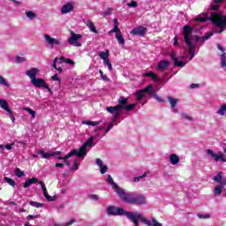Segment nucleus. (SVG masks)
<instances>
[{"mask_svg":"<svg viewBox=\"0 0 226 226\" xmlns=\"http://www.w3.org/2000/svg\"><path fill=\"white\" fill-rule=\"evenodd\" d=\"M225 0H215V4L211 5L210 11L203 12L196 17V20L199 22H207L211 20L213 25L214 33H223L226 29V16L218 11V6L224 3Z\"/></svg>","mask_w":226,"mask_h":226,"instance_id":"1","label":"nucleus"},{"mask_svg":"<svg viewBox=\"0 0 226 226\" xmlns=\"http://www.w3.org/2000/svg\"><path fill=\"white\" fill-rule=\"evenodd\" d=\"M117 194L118 197L125 202L126 204H132L134 206H144L147 204V200L144 194L133 192H125L124 189L120 188L117 191Z\"/></svg>","mask_w":226,"mask_h":226,"instance_id":"2","label":"nucleus"},{"mask_svg":"<svg viewBox=\"0 0 226 226\" xmlns=\"http://www.w3.org/2000/svg\"><path fill=\"white\" fill-rule=\"evenodd\" d=\"M125 216L130 222L133 223L134 226L139 225V220L141 223L147 226H163L162 222L156 221L154 217H152L151 220L146 218L141 213L139 212H130L125 213Z\"/></svg>","mask_w":226,"mask_h":226,"instance_id":"3","label":"nucleus"},{"mask_svg":"<svg viewBox=\"0 0 226 226\" xmlns=\"http://www.w3.org/2000/svg\"><path fill=\"white\" fill-rule=\"evenodd\" d=\"M183 35L187 49L189 50V54L191 56L189 61H192V59L195 57V50H197V44L193 43L194 35L192 34V26H185Z\"/></svg>","mask_w":226,"mask_h":226,"instance_id":"4","label":"nucleus"},{"mask_svg":"<svg viewBox=\"0 0 226 226\" xmlns=\"http://www.w3.org/2000/svg\"><path fill=\"white\" fill-rule=\"evenodd\" d=\"M44 40L48 49H57L63 47V41L50 36L49 34H44Z\"/></svg>","mask_w":226,"mask_h":226,"instance_id":"5","label":"nucleus"},{"mask_svg":"<svg viewBox=\"0 0 226 226\" xmlns=\"http://www.w3.org/2000/svg\"><path fill=\"white\" fill-rule=\"evenodd\" d=\"M94 147V137H90L87 142L79 149L77 150L76 155L79 158H84L86 154H87V147Z\"/></svg>","mask_w":226,"mask_h":226,"instance_id":"6","label":"nucleus"},{"mask_svg":"<svg viewBox=\"0 0 226 226\" xmlns=\"http://www.w3.org/2000/svg\"><path fill=\"white\" fill-rule=\"evenodd\" d=\"M106 212L109 216H126V213H128V211H124V208L116 206L107 207Z\"/></svg>","mask_w":226,"mask_h":226,"instance_id":"7","label":"nucleus"},{"mask_svg":"<svg viewBox=\"0 0 226 226\" xmlns=\"http://www.w3.org/2000/svg\"><path fill=\"white\" fill-rule=\"evenodd\" d=\"M80 40H82V34H75V32L72 31L71 36L67 38V43L72 47H82Z\"/></svg>","mask_w":226,"mask_h":226,"instance_id":"8","label":"nucleus"},{"mask_svg":"<svg viewBox=\"0 0 226 226\" xmlns=\"http://www.w3.org/2000/svg\"><path fill=\"white\" fill-rule=\"evenodd\" d=\"M207 154H208V156L211 157L214 162H221L222 163L226 162V156L223 152L215 153V151H213L212 149H207Z\"/></svg>","mask_w":226,"mask_h":226,"instance_id":"9","label":"nucleus"},{"mask_svg":"<svg viewBox=\"0 0 226 226\" xmlns=\"http://www.w3.org/2000/svg\"><path fill=\"white\" fill-rule=\"evenodd\" d=\"M0 109H3V110H5V112H7V115L11 120V123H15V116L13 115V111L10 108L8 101H6L5 99H0Z\"/></svg>","mask_w":226,"mask_h":226,"instance_id":"10","label":"nucleus"},{"mask_svg":"<svg viewBox=\"0 0 226 226\" xmlns=\"http://www.w3.org/2000/svg\"><path fill=\"white\" fill-rule=\"evenodd\" d=\"M39 185H41L42 193H43L45 199L48 200V202H54L55 200H57V196L49 195V192H47V187L45 186V183H43L42 181H40Z\"/></svg>","mask_w":226,"mask_h":226,"instance_id":"11","label":"nucleus"},{"mask_svg":"<svg viewBox=\"0 0 226 226\" xmlns=\"http://www.w3.org/2000/svg\"><path fill=\"white\" fill-rule=\"evenodd\" d=\"M31 83L33 86H34V87H37L38 89L48 87L47 82H45V79L41 78H35L31 80Z\"/></svg>","mask_w":226,"mask_h":226,"instance_id":"12","label":"nucleus"},{"mask_svg":"<svg viewBox=\"0 0 226 226\" xmlns=\"http://www.w3.org/2000/svg\"><path fill=\"white\" fill-rule=\"evenodd\" d=\"M217 49H218V50H221L222 53L220 56L221 68H224L225 72H226V52H225V49H223V47H222V44H217Z\"/></svg>","mask_w":226,"mask_h":226,"instance_id":"13","label":"nucleus"},{"mask_svg":"<svg viewBox=\"0 0 226 226\" xmlns=\"http://www.w3.org/2000/svg\"><path fill=\"white\" fill-rule=\"evenodd\" d=\"M168 100L170 102V108L172 109V112L174 114H179V109L177 108V103H179V99H176L174 97L169 96Z\"/></svg>","mask_w":226,"mask_h":226,"instance_id":"14","label":"nucleus"},{"mask_svg":"<svg viewBox=\"0 0 226 226\" xmlns=\"http://www.w3.org/2000/svg\"><path fill=\"white\" fill-rule=\"evenodd\" d=\"M211 36H213V32L206 34L204 37L194 36L192 43L193 41H196V43H199L200 45H204V41L209 40Z\"/></svg>","mask_w":226,"mask_h":226,"instance_id":"15","label":"nucleus"},{"mask_svg":"<svg viewBox=\"0 0 226 226\" xmlns=\"http://www.w3.org/2000/svg\"><path fill=\"white\" fill-rule=\"evenodd\" d=\"M73 8H75V4L72 2H69L62 6L61 13L66 15V13H70Z\"/></svg>","mask_w":226,"mask_h":226,"instance_id":"16","label":"nucleus"},{"mask_svg":"<svg viewBox=\"0 0 226 226\" xmlns=\"http://www.w3.org/2000/svg\"><path fill=\"white\" fill-rule=\"evenodd\" d=\"M147 31V28L144 26H138L131 31V34L137 35V36H144Z\"/></svg>","mask_w":226,"mask_h":226,"instance_id":"17","label":"nucleus"},{"mask_svg":"<svg viewBox=\"0 0 226 226\" xmlns=\"http://www.w3.org/2000/svg\"><path fill=\"white\" fill-rule=\"evenodd\" d=\"M135 97L137 102H139L141 105H146V102H142V100L146 98V93L144 92L143 89L137 90L135 93Z\"/></svg>","mask_w":226,"mask_h":226,"instance_id":"18","label":"nucleus"},{"mask_svg":"<svg viewBox=\"0 0 226 226\" xmlns=\"http://www.w3.org/2000/svg\"><path fill=\"white\" fill-rule=\"evenodd\" d=\"M171 59L174 62V66H178L179 68H185V66H186V64L188 63V62L179 61L176 56V53L174 52L171 53Z\"/></svg>","mask_w":226,"mask_h":226,"instance_id":"19","label":"nucleus"},{"mask_svg":"<svg viewBox=\"0 0 226 226\" xmlns=\"http://www.w3.org/2000/svg\"><path fill=\"white\" fill-rule=\"evenodd\" d=\"M38 73H40V69L35 67L26 71V76H28L31 81L36 79V76L38 75Z\"/></svg>","mask_w":226,"mask_h":226,"instance_id":"20","label":"nucleus"},{"mask_svg":"<svg viewBox=\"0 0 226 226\" xmlns=\"http://www.w3.org/2000/svg\"><path fill=\"white\" fill-rule=\"evenodd\" d=\"M108 183L112 186L113 190L117 193L121 188L118 186L116 182H114V179L112 178V176L109 175L108 176Z\"/></svg>","mask_w":226,"mask_h":226,"instance_id":"21","label":"nucleus"},{"mask_svg":"<svg viewBox=\"0 0 226 226\" xmlns=\"http://www.w3.org/2000/svg\"><path fill=\"white\" fill-rule=\"evenodd\" d=\"M59 64V57H56L53 61V68L58 72V73L63 72V65Z\"/></svg>","mask_w":226,"mask_h":226,"instance_id":"22","label":"nucleus"},{"mask_svg":"<svg viewBox=\"0 0 226 226\" xmlns=\"http://www.w3.org/2000/svg\"><path fill=\"white\" fill-rule=\"evenodd\" d=\"M95 163L101 169V174H105V172H107V166L103 164V161H102V159H95Z\"/></svg>","mask_w":226,"mask_h":226,"instance_id":"23","label":"nucleus"},{"mask_svg":"<svg viewBox=\"0 0 226 226\" xmlns=\"http://www.w3.org/2000/svg\"><path fill=\"white\" fill-rule=\"evenodd\" d=\"M128 103V99L125 98L124 96H121L119 99H118V105L117 108L121 110V109H124L125 105Z\"/></svg>","mask_w":226,"mask_h":226,"instance_id":"24","label":"nucleus"},{"mask_svg":"<svg viewBox=\"0 0 226 226\" xmlns=\"http://www.w3.org/2000/svg\"><path fill=\"white\" fill-rule=\"evenodd\" d=\"M167 68H169V61L167 60H161L157 70H159L160 72H164V70H167Z\"/></svg>","mask_w":226,"mask_h":226,"instance_id":"25","label":"nucleus"},{"mask_svg":"<svg viewBox=\"0 0 226 226\" xmlns=\"http://www.w3.org/2000/svg\"><path fill=\"white\" fill-rule=\"evenodd\" d=\"M36 183H38V178L32 177L24 183L23 188H29V186H31L32 185H36Z\"/></svg>","mask_w":226,"mask_h":226,"instance_id":"26","label":"nucleus"},{"mask_svg":"<svg viewBox=\"0 0 226 226\" xmlns=\"http://www.w3.org/2000/svg\"><path fill=\"white\" fill-rule=\"evenodd\" d=\"M85 24L88 26L89 30L92 33H95V34H98V30H96V26H94V23H93V21L87 19V21H85Z\"/></svg>","mask_w":226,"mask_h":226,"instance_id":"27","label":"nucleus"},{"mask_svg":"<svg viewBox=\"0 0 226 226\" xmlns=\"http://www.w3.org/2000/svg\"><path fill=\"white\" fill-rule=\"evenodd\" d=\"M170 162L171 165H177L179 163V155L176 154H171L170 155Z\"/></svg>","mask_w":226,"mask_h":226,"instance_id":"28","label":"nucleus"},{"mask_svg":"<svg viewBox=\"0 0 226 226\" xmlns=\"http://www.w3.org/2000/svg\"><path fill=\"white\" fill-rule=\"evenodd\" d=\"M58 63H59V64H63V63H65L66 64H70L71 66H73V64H75L73 60H72L70 58H65L64 56H61L58 59Z\"/></svg>","mask_w":226,"mask_h":226,"instance_id":"29","label":"nucleus"},{"mask_svg":"<svg viewBox=\"0 0 226 226\" xmlns=\"http://www.w3.org/2000/svg\"><path fill=\"white\" fill-rule=\"evenodd\" d=\"M37 154H41V158H43L44 160H49V158L54 156L52 152L45 153V151L43 150L37 151Z\"/></svg>","mask_w":226,"mask_h":226,"instance_id":"30","label":"nucleus"},{"mask_svg":"<svg viewBox=\"0 0 226 226\" xmlns=\"http://www.w3.org/2000/svg\"><path fill=\"white\" fill-rule=\"evenodd\" d=\"M151 172L149 170L146 171L143 175L139 177H135L132 178L133 183H140V179H144V177H147Z\"/></svg>","mask_w":226,"mask_h":226,"instance_id":"31","label":"nucleus"},{"mask_svg":"<svg viewBox=\"0 0 226 226\" xmlns=\"http://www.w3.org/2000/svg\"><path fill=\"white\" fill-rule=\"evenodd\" d=\"M77 154V149H74L71 151L69 154H67L65 156H58L57 160H68V158H72V156H75Z\"/></svg>","mask_w":226,"mask_h":226,"instance_id":"32","label":"nucleus"},{"mask_svg":"<svg viewBox=\"0 0 226 226\" xmlns=\"http://www.w3.org/2000/svg\"><path fill=\"white\" fill-rule=\"evenodd\" d=\"M142 90H143L144 93H147L151 96H153L154 94V89L153 85H148L147 87H145Z\"/></svg>","mask_w":226,"mask_h":226,"instance_id":"33","label":"nucleus"},{"mask_svg":"<svg viewBox=\"0 0 226 226\" xmlns=\"http://www.w3.org/2000/svg\"><path fill=\"white\" fill-rule=\"evenodd\" d=\"M116 38L120 45H124V37L123 36V33L116 34Z\"/></svg>","mask_w":226,"mask_h":226,"instance_id":"34","label":"nucleus"},{"mask_svg":"<svg viewBox=\"0 0 226 226\" xmlns=\"http://www.w3.org/2000/svg\"><path fill=\"white\" fill-rule=\"evenodd\" d=\"M143 77H148L153 79V80H158V76H156L153 72H144Z\"/></svg>","mask_w":226,"mask_h":226,"instance_id":"35","label":"nucleus"},{"mask_svg":"<svg viewBox=\"0 0 226 226\" xmlns=\"http://www.w3.org/2000/svg\"><path fill=\"white\" fill-rule=\"evenodd\" d=\"M222 190H223V186L216 185L214 190V193H215V197H219V195H222Z\"/></svg>","mask_w":226,"mask_h":226,"instance_id":"36","label":"nucleus"},{"mask_svg":"<svg viewBox=\"0 0 226 226\" xmlns=\"http://www.w3.org/2000/svg\"><path fill=\"white\" fill-rule=\"evenodd\" d=\"M25 15L29 19V20H34V19H36V14L33 11H26Z\"/></svg>","mask_w":226,"mask_h":226,"instance_id":"37","label":"nucleus"},{"mask_svg":"<svg viewBox=\"0 0 226 226\" xmlns=\"http://www.w3.org/2000/svg\"><path fill=\"white\" fill-rule=\"evenodd\" d=\"M82 124H87V126H98L100 124V121L93 122V121H82Z\"/></svg>","mask_w":226,"mask_h":226,"instance_id":"38","label":"nucleus"},{"mask_svg":"<svg viewBox=\"0 0 226 226\" xmlns=\"http://www.w3.org/2000/svg\"><path fill=\"white\" fill-rule=\"evenodd\" d=\"M114 126H117V122L112 120L110 124L108 125V128L106 129L105 133H109L110 130L114 128Z\"/></svg>","mask_w":226,"mask_h":226,"instance_id":"39","label":"nucleus"},{"mask_svg":"<svg viewBox=\"0 0 226 226\" xmlns=\"http://www.w3.org/2000/svg\"><path fill=\"white\" fill-rule=\"evenodd\" d=\"M180 116L182 119H185V121H193V117H192V116L188 115L187 113L182 112L180 113Z\"/></svg>","mask_w":226,"mask_h":226,"instance_id":"40","label":"nucleus"},{"mask_svg":"<svg viewBox=\"0 0 226 226\" xmlns=\"http://www.w3.org/2000/svg\"><path fill=\"white\" fill-rule=\"evenodd\" d=\"M0 86H4L5 87H10V83L6 81V79L0 75Z\"/></svg>","mask_w":226,"mask_h":226,"instance_id":"41","label":"nucleus"},{"mask_svg":"<svg viewBox=\"0 0 226 226\" xmlns=\"http://www.w3.org/2000/svg\"><path fill=\"white\" fill-rule=\"evenodd\" d=\"M135 107H137V104H129V105L125 104L124 109H124V110H127V112H130L132 110H134Z\"/></svg>","mask_w":226,"mask_h":226,"instance_id":"42","label":"nucleus"},{"mask_svg":"<svg viewBox=\"0 0 226 226\" xmlns=\"http://www.w3.org/2000/svg\"><path fill=\"white\" fill-rule=\"evenodd\" d=\"M99 56L103 61H107L109 59V51H106V52L102 51V52H100L99 53Z\"/></svg>","mask_w":226,"mask_h":226,"instance_id":"43","label":"nucleus"},{"mask_svg":"<svg viewBox=\"0 0 226 226\" xmlns=\"http://www.w3.org/2000/svg\"><path fill=\"white\" fill-rule=\"evenodd\" d=\"M107 112H109V114H114L117 110H120L117 106H110L106 108Z\"/></svg>","mask_w":226,"mask_h":226,"instance_id":"44","label":"nucleus"},{"mask_svg":"<svg viewBox=\"0 0 226 226\" xmlns=\"http://www.w3.org/2000/svg\"><path fill=\"white\" fill-rule=\"evenodd\" d=\"M23 110H26V112H28V114H30V116H32L33 119H34V117H36V111L33 110L30 108H25L23 109Z\"/></svg>","mask_w":226,"mask_h":226,"instance_id":"45","label":"nucleus"},{"mask_svg":"<svg viewBox=\"0 0 226 226\" xmlns=\"http://www.w3.org/2000/svg\"><path fill=\"white\" fill-rule=\"evenodd\" d=\"M30 206H32L33 207H37V208H40V207H43V203H40V202H37V201H30Z\"/></svg>","mask_w":226,"mask_h":226,"instance_id":"46","label":"nucleus"},{"mask_svg":"<svg viewBox=\"0 0 226 226\" xmlns=\"http://www.w3.org/2000/svg\"><path fill=\"white\" fill-rule=\"evenodd\" d=\"M4 181H5L6 183H8V185H10L11 186H15V185H17V183H15L13 179H11V178H10V177H4Z\"/></svg>","mask_w":226,"mask_h":226,"instance_id":"47","label":"nucleus"},{"mask_svg":"<svg viewBox=\"0 0 226 226\" xmlns=\"http://www.w3.org/2000/svg\"><path fill=\"white\" fill-rule=\"evenodd\" d=\"M153 97L154 98V100H156V102H158L159 103H163L165 102V100H163V98H162L161 96L158 95V94L154 93L153 94Z\"/></svg>","mask_w":226,"mask_h":226,"instance_id":"48","label":"nucleus"},{"mask_svg":"<svg viewBox=\"0 0 226 226\" xmlns=\"http://www.w3.org/2000/svg\"><path fill=\"white\" fill-rule=\"evenodd\" d=\"M113 33H116V34H118V33H121V30L119 29V26H117V25H115V26L113 27V29H111L109 34H112Z\"/></svg>","mask_w":226,"mask_h":226,"instance_id":"49","label":"nucleus"},{"mask_svg":"<svg viewBox=\"0 0 226 226\" xmlns=\"http://www.w3.org/2000/svg\"><path fill=\"white\" fill-rule=\"evenodd\" d=\"M198 218H200V220H208V218H211V215L209 214H198Z\"/></svg>","mask_w":226,"mask_h":226,"instance_id":"50","label":"nucleus"},{"mask_svg":"<svg viewBox=\"0 0 226 226\" xmlns=\"http://www.w3.org/2000/svg\"><path fill=\"white\" fill-rule=\"evenodd\" d=\"M119 117H121V110L117 109V111H115L113 121H116L117 123V119H119Z\"/></svg>","mask_w":226,"mask_h":226,"instance_id":"51","label":"nucleus"},{"mask_svg":"<svg viewBox=\"0 0 226 226\" xmlns=\"http://www.w3.org/2000/svg\"><path fill=\"white\" fill-rule=\"evenodd\" d=\"M222 172H219L218 174H217V176H215L213 179L215 181V183H222Z\"/></svg>","mask_w":226,"mask_h":226,"instance_id":"52","label":"nucleus"},{"mask_svg":"<svg viewBox=\"0 0 226 226\" xmlns=\"http://www.w3.org/2000/svg\"><path fill=\"white\" fill-rule=\"evenodd\" d=\"M103 64L105 65V66H108V70L109 71V72H112V64H110V60H104L103 61Z\"/></svg>","mask_w":226,"mask_h":226,"instance_id":"53","label":"nucleus"},{"mask_svg":"<svg viewBox=\"0 0 226 226\" xmlns=\"http://www.w3.org/2000/svg\"><path fill=\"white\" fill-rule=\"evenodd\" d=\"M14 172L17 177H24V171L20 170V169H16Z\"/></svg>","mask_w":226,"mask_h":226,"instance_id":"54","label":"nucleus"},{"mask_svg":"<svg viewBox=\"0 0 226 226\" xmlns=\"http://www.w3.org/2000/svg\"><path fill=\"white\" fill-rule=\"evenodd\" d=\"M99 73H100V75H101L102 80H105L106 82H109V80H110V79L107 77V75L103 74V71L100 70V71H99Z\"/></svg>","mask_w":226,"mask_h":226,"instance_id":"55","label":"nucleus"},{"mask_svg":"<svg viewBox=\"0 0 226 226\" xmlns=\"http://www.w3.org/2000/svg\"><path fill=\"white\" fill-rule=\"evenodd\" d=\"M127 6L129 8H137V6H139V4L136 1H132L129 4H127Z\"/></svg>","mask_w":226,"mask_h":226,"instance_id":"56","label":"nucleus"},{"mask_svg":"<svg viewBox=\"0 0 226 226\" xmlns=\"http://www.w3.org/2000/svg\"><path fill=\"white\" fill-rule=\"evenodd\" d=\"M16 63H26V57H23V56H17L16 57Z\"/></svg>","mask_w":226,"mask_h":226,"instance_id":"57","label":"nucleus"},{"mask_svg":"<svg viewBox=\"0 0 226 226\" xmlns=\"http://www.w3.org/2000/svg\"><path fill=\"white\" fill-rule=\"evenodd\" d=\"M89 199H91V200H100V197L96 194H90L89 195Z\"/></svg>","mask_w":226,"mask_h":226,"instance_id":"58","label":"nucleus"},{"mask_svg":"<svg viewBox=\"0 0 226 226\" xmlns=\"http://www.w3.org/2000/svg\"><path fill=\"white\" fill-rule=\"evenodd\" d=\"M75 222V219H72L69 222H64L62 226H71Z\"/></svg>","mask_w":226,"mask_h":226,"instance_id":"59","label":"nucleus"},{"mask_svg":"<svg viewBox=\"0 0 226 226\" xmlns=\"http://www.w3.org/2000/svg\"><path fill=\"white\" fill-rule=\"evenodd\" d=\"M110 13H112V9L111 8H109L106 11H104L102 13V16L103 17H109V15H110Z\"/></svg>","mask_w":226,"mask_h":226,"instance_id":"60","label":"nucleus"},{"mask_svg":"<svg viewBox=\"0 0 226 226\" xmlns=\"http://www.w3.org/2000/svg\"><path fill=\"white\" fill-rule=\"evenodd\" d=\"M51 79L52 80H55V81H58V82L61 81V79H59V75L57 74H54Z\"/></svg>","mask_w":226,"mask_h":226,"instance_id":"61","label":"nucleus"},{"mask_svg":"<svg viewBox=\"0 0 226 226\" xmlns=\"http://www.w3.org/2000/svg\"><path fill=\"white\" fill-rule=\"evenodd\" d=\"M13 146H15V143L7 144V145H5V149H7L8 151H11V147H13Z\"/></svg>","mask_w":226,"mask_h":226,"instance_id":"62","label":"nucleus"},{"mask_svg":"<svg viewBox=\"0 0 226 226\" xmlns=\"http://www.w3.org/2000/svg\"><path fill=\"white\" fill-rule=\"evenodd\" d=\"M55 167H56V169H63V167H64V163L63 162L56 163Z\"/></svg>","mask_w":226,"mask_h":226,"instance_id":"63","label":"nucleus"},{"mask_svg":"<svg viewBox=\"0 0 226 226\" xmlns=\"http://www.w3.org/2000/svg\"><path fill=\"white\" fill-rule=\"evenodd\" d=\"M226 185V179H222L221 180V182H219V186H222V188H223V186H225Z\"/></svg>","mask_w":226,"mask_h":226,"instance_id":"64","label":"nucleus"}]
</instances>
